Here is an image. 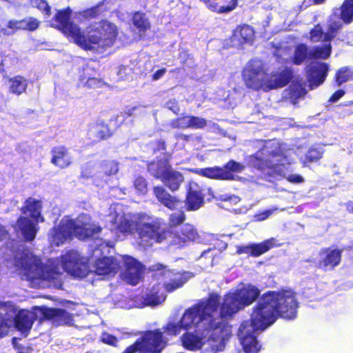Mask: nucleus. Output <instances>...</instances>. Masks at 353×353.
Here are the masks:
<instances>
[{
    "label": "nucleus",
    "mask_w": 353,
    "mask_h": 353,
    "mask_svg": "<svg viewBox=\"0 0 353 353\" xmlns=\"http://www.w3.org/2000/svg\"><path fill=\"white\" fill-rule=\"evenodd\" d=\"M298 308L296 293L290 289L264 292L252 307L250 321H243L239 329L238 336L245 352L259 351L261 346L256 336V331L265 330L279 318L294 319Z\"/></svg>",
    "instance_id": "f257e3e1"
},
{
    "label": "nucleus",
    "mask_w": 353,
    "mask_h": 353,
    "mask_svg": "<svg viewBox=\"0 0 353 353\" xmlns=\"http://www.w3.org/2000/svg\"><path fill=\"white\" fill-rule=\"evenodd\" d=\"M183 316L178 322L169 321L161 329V332L166 339L167 346L173 336H178L182 330L186 332L181 336L182 346L187 350H200L205 342L209 343L215 351H223L229 336L221 334L202 322H194L190 326L183 323Z\"/></svg>",
    "instance_id": "f03ea898"
},
{
    "label": "nucleus",
    "mask_w": 353,
    "mask_h": 353,
    "mask_svg": "<svg viewBox=\"0 0 353 353\" xmlns=\"http://www.w3.org/2000/svg\"><path fill=\"white\" fill-rule=\"evenodd\" d=\"M162 218L156 217L154 223L145 225L143 236L153 240L154 243H168L176 248H184L199 240L200 236L196 227L189 223H183L177 230L169 229Z\"/></svg>",
    "instance_id": "7ed1b4c3"
},
{
    "label": "nucleus",
    "mask_w": 353,
    "mask_h": 353,
    "mask_svg": "<svg viewBox=\"0 0 353 353\" xmlns=\"http://www.w3.org/2000/svg\"><path fill=\"white\" fill-rule=\"evenodd\" d=\"M221 296L217 293H210L206 300H200L186 308L183 314V321L185 326H190L194 322H202L217 332L230 338L232 336V327L228 323L217 320L213 314L220 309Z\"/></svg>",
    "instance_id": "20e7f679"
},
{
    "label": "nucleus",
    "mask_w": 353,
    "mask_h": 353,
    "mask_svg": "<svg viewBox=\"0 0 353 353\" xmlns=\"http://www.w3.org/2000/svg\"><path fill=\"white\" fill-rule=\"evenodd\" d=\"M118 36L117 26L108 19H102L89 25L85 30H81L77 46L86 51L96 48L107 49L114 46Z\"/></svg>",
    "instance_id": "39448f33"
},
{
    "label": "nucleus",
    "mask_w": 353,
    "mask_h": 353,
    "mask_svg": "<svg viewBox=\"0 0 353 353\" xmlns=\"http://www.w3.org/2000/svg\"><path fill=\"white\" fill-rule=\"evenodd\" d=\"M263 154L261 149L251 154L248 159L250 166L265 172L269 176L285 177L287 181L292 183H301L304 181L303 177L299 174H289L285 176L286 173L290 171L289 168L290 163L282 152L272 151L270 153V157L277 158L276 162L269 158H263Z\"/></svg>",
    "instance_id": "423d86ee"
},
{
    "label": "nucleus",
    "mask_w": 353,
    "mask_h": 353,
    "mask_svg": "<svg viewBox=\"0 0 353 353\" xmlns=\"http://www.w3.org/2000/svg\"><path fill=\"white\" fill-rule=\"evenodd\" d=\"M149 270L152 272V277L163 281V288L167 293H172L181 288L191 278V273L182 270L169 269L168 266L156 263Z\"/></svg>",
    "instance_id": "0eeeda50"
},
{
    "label": "nucleus",
    "mask_w": 353,
    "mask_h": 353,
    "mask_svg": "<svg viewBox=\"0 0 353 353\" xmlns=\"http://www.w3.org/2000/svg\"><path fill=\"white\" fill-rule=\"evenodd\" d=\"M167 347L166 339L160 328L143 332L141 336L121 353H161Z\"/></svg>",
    "instance_id": "6e6552de"
},
{
    "label": "nucleus",
    "mask_w": 353,
    "mask_h": 353,
    "mask_svg": "<svg viewBox=\"0 0 353 353\" xmlns=\"http://www.w3.org/2000/svg\"><path fill=\"white\" fill-rule=\"evenodd\" d=\"M154 223V219L145 213L139 214L134 221H130L124 216L121 217L119 223L115 226L117 234H133L135 230L140 240V244L143 246H152L153 240L148 239V237L143 236V233L146 229L145 225Z\"/></svg>",
    "instance_id": "1a4fd4ad"
},
{
    "label": "nucleus",
    "mask_w": 353,
    "mask_h": 353,
    "mask_svg": "<svg viewBox=\"0 0 353 353\" xmlns=\"http://www.w3.org/2000/svg\"><path fill=\"white\" fill-rule=\"evenodd\" d=\"M60 261L64 271L74 278L83 279L90 272L85 258L76 250L67 251L60 256Z\"/></svg>",
    "instance_id": "9d476101"
},
{
    "label": "nucleus",
    "mask_w": 353,
    "mask_h": 353,
    "mask_svg": "<svg viewBox=\"0 0 353 353\" xmlns=\"http://www.w3.org/2000/svg\"><path fill=\"white\" fill-rule=\"evenodd\" d=\"M242 78L245 86L252 90L266 91L268 85L267 73L261 63L256 60L250 61L242 72Z\"/></svg>",
    "instance_id": "9b49d317"
},
{
    "label": "nucleus",
    "mask_w": 353,
    "mask_h": 353,
    "mask_svg": "<svg viewBox=\"0 0 353 353\" xmlns=\"http://www.w3.org/2000/svg\"><path fill=\"white\" fill-rule=\"evenodd\" d=\"M71 13L69 7L57 10L52 19L51 26L60 30L69 41L77 45L82 29L70 21Z\"/></svg>",
    "instance_id": "f8f14e48"
},
{
    "label": "nucleus",
    "mask_w": 353,
    "mask_h": 353,
    "mask_svg": "<svg viewBox=\"0 0 353 353\" xmlns=\"http://www.w3.org/2000/svg\"><path fill=\"white\" fill-rule=\"evenodd\" d=\"M245 166L234 160H230L222 167L214 166L201 168L198 173L202 176L219 181H233L235 179L234 173L241 172Z\"/></svg>",
    "instance_id": "ddd939ff"
},
{
    "label": "nucleus",
    "mask_w": 353,
    "mask_h": 353,
    "mask_svg": "<svg viewBox=\"0 0 353 353\" xmlns=\"http://www.w3.org/2000/svg\"><path fill=\"white\" fill-rule=\"evenodd\" d=\"M41 314V320L50 321L55 326H72L74 325V315L65 309L58 307H48L46 306L37 307Z\"/></svg>",
    "instance_id": "4468645a"
},
{
    "label": "nucleus",
    "mask_w": 353,
    "mask_h": 353,
    "mask_svg": "<svg viewBox=\"0 0 353 353\" xmlns=\"http://www.w3.org/2000/svg\"><path fill=\"white\" fill-rule=\"evenodd\" d=\"M329 71V65L325 62H315L306 70V81L310 90L317 88L324 83Z\"/></svg>",
    "instance_id": "2eb2a0df"
},
{
    "label": "nucleus",
    "mask_w": 353,
    "mask_h": 353,
    "mask_svg": "<svg viewBox=\"0 0 353 353\" xmlns=\"http://www.w3.org/2000/svg\"><path fill=\"white\" fill-rule=\"evenodd\" d=\"M124 271L123 280L131 285H136L142 278L144 266L136 259L124 256L123 257Z\"/></svg>",
    "instance_id": "dca6fc26"
},
{
    "label": "nucleus",
    "mask_w": 353,
    "mask_h": 353,
    "mask_svg": "<svg viewBox=\"0 0 353 353\" xmlns=\"http://www.w3.org/2000/svg\"><path fill=\"white\" fill-rule=\"evenodd\" d=\"M43 265L40 259L35 256H29L26 255L21 260L23 275L27 281L32 283L35 281H40Z\"/></svg>",
    "instance_id": "f3484780"
},
{
    "label": "nucleus",
    "mask_w": 353,
    "mask_h": 353,
    "mask_svg": "<svg viewBox=\"0 0 353 353\" xmlns=\"http://www.w3.org/2000/svg\"><path fill=\"white\" fill-rule=\"evenodd\" d=\"M342 252L343 250L339 248H325L321 249L320 255L322 257L318 262V268L324 271L334 270L341 262Z\"/></svg>",
    "instance_id": "a211bd4d"
},
{
    "label": "nucleus",
    "mask_w": 353,
    "mask_h": 353,
    "mask_svg": "<svg viewBox=\"0 0 353 353\" xmlns=\"http://www.w3.org/2000/svg\"><path fill=\"white\" fill-rule=\"evenodd\" d=\"M70 219H62L58 225L54 226L49 232L48 236L52 243L59 246L72 236Z\"/></svg>",
    "instance_id": "6ab92c4d"
},
{
    "label": "nucleus",
    "mask_w": 353,
    "mask_h": 353,
    "mask_svg": "<svg viewBox=\"0 0 353 353\" xmlns=\"http://www.w3.org/2000/svg\"><path fill=\"white\" fill-rule=\"evenodd\" d=\"M243 309V307L233 292H229L222 299L220 305L219 316L221 319H230Z\"/></svg>",
    "instance_id": "aec40b11"
},
{
    "label": "nucleus",
    "mask_w": 353,
    "mask_h": 353,
    "mask_svg": "<svg viewBox=\"0 0 353 353\" xmlns=\"http://www.w3.org/2000/svg\"><path fill=\"white\" fill-rule=\"evenodd\" d=\"M110 121L97 120L90 125L88 134L94 138V143L101 142L112 137L114 129L110 126Z\"/></svg>",
    "instance_id": "412c9836"
},
{
    "label": "nucleus",
    "mask_w": 353,
    "mask_h": 353,
    "mask_svg": "<svg viewBox=\"0 0 353 353\" xmlns=\"http://www.w3.org/2000/svg\"><path fill=\"white\" fill-rule=\"evenodd\" d=\"M293 78V71L290 68L285 67L281 71L272 72L270 75L267 74L268 85H265L266 91L283 88L287 85Z\"/></svg>",
    "instance_id": "4be33fe9"
},
{
    "label": "nucleus",
    "mask_w": 353,
    "mask_h": 353,
    "mask_svg": "<svg viewBox=\"0 0 353 353\" xmlns=\"http://www.w3.org/2000/svg\"><path fill=\"white\" fill-rule=\"evenodd\" d=\"M0 73L2 74L3 79L8 81L10 93L19 96L26 92L28 86V79L19 74L9 77L4 66V60H2L0 63Z\"/></svg>",
    "instance_id": "5701e85b"
},
{
    "label": "nucleus",
    "mask_w": 353,
    "mask_h": 353,
    "mask_svg": "<svg viewBox=\"0 0 353 353\" xmlns=\"http://www.w3.org/2000/svg\"><path fill=\"white\" fill-rule=\"evenodd\" d=\"M172 154L170 152H165L163 158L153 160L147 163L148 171L157 179L161 180L164 176L172 170L170 164V159Z\"/></svg>",
    "instance_id": "b1692460"
},
{
    "label": "nucleus",
    "mask_w": 353,
    "mask_h": 353,
    "mask_svg": "<svg viewBox=\"0 0 353 353\" xmlns=\"http://www.w3.org/2000/svg\"><path fill=\"white\" fill-rule=\"evenodd\" d=\"M239 303L243 307L252 305L256 299H260V290L250 283L243 285L241 288L233 291Z\"/></svg>",
    "instance_id": "393cba45"
},
{
    "label": "nucleus",
    "mask_w": 353,
    "mask_h": 353,
    "mask_svg": "<svg viewBox=\"0 0 353 353\" xmlns=\"http://www.w3.org/2000/svg\"><path fill=\"white\" fill-rule=\"evenodd\" d=\"M42 201L32 196L26 199L21 208L23 214L28 215V217L37 223H43L45 221L41 214Z\"/></svg>",
    "instance_id": "a878e982"
},
{
    "label": "nucleus",
    "mask_w": 353,
    "mask_h": 353,
    "mask_svg": "<svg viewBox=\"0 0 353 353\" xmlns=\"http://www.w3.org/2000/svg\"><path fill=\"white\" fill-rule=\"evenodd\" d=\"M120 268L119 262L114 257L103 256L96 260L94 272L97 275H114Z\"/></svg>",
    "instance_id": "bb28decb"
},
{
    "label": "nucleus",
    "mask_w": 353,
    "mask_h": 353,
    "mask_svg": "<svg viewBox=\"0 0 353 353\" xmlns=\"http://www.w3.org/2000/svg\"><path fill=\"white\" fill-rule=\"evenodd\" d=\"M152 190L157 201L170 210H177L182 205L183 201L180 199L176 196L171 195L162 186H154Z\"/></svg>",
    "instance_id": "cd10ccee"
},
{
    "label": "nucleus",
    "mask_w": 353,
    "mask_h": 353,
    "mask_svg": "<svg viewBox=\"0 0 353 353\" xmlns=\"http://www.w3.org/2000/svg\"><path fill=\"white\" fill-rule=\"evenodd\" d=\"M12 321L15 328L26 336L30 332L36 320V316L26 310H20L15 314Z\"/></svg>",
    "instance_id": "c85d7f7f"
},
{
    "label": "nucleus",
    "mask_w": 353,
    "mask_h": 353,
    "mask_svg": "<svg viewBox=\"0 0 353 353\" xmlns=\"http://www.w3.org/2000/svg\"><path fill=\"white\" fill-rule=\"evenodd\" d=\"M50 162L60 169H65L72 164V159L68 148L64 145L53 147L50 151Z\"/></svg>",
    "instance_id": "c756f323"
},
{
    "label": "nucleus",
    "mask_w": 353,
    "mask_h": 353,
    "mask_svg": "<svg viewBox=\"0 0 353 353\" xmlns=\"http://www.w3.org/2000/svg\"><path fill=\"white\" fill-rule=\"evenodd\" d=\"M16 223L26 241H32L35 239L38 228L34 221L28 216H20Z\"/></svg>",
    "instance_id": "7c9ffc66"
},
{
    "label": "nucleus",
    "mask_w": 353,
    "mask_h": 353,
    "mask_svg": "<svg viewBox=\"0 0 353 353\" xmlns=\"http://www.w3.org/2000/svg\"><path fill=\"white\" fill-rule=\"evenodd\" d=\"M255 37L254 28L248 24L239 25L233 30L232 38L239 45L252 43Z\"/></svg>",
    "instance_id": "2f4dec72"
},
{
    "label": "nucleus",
    "mask_w": 353,
    "mask_h": 353,
    "mask_svg": "<svg viewBox=\"0 0 353 353\" xmlns=\"http://www.w3.org/2000/svg\"><path fill=\"white\" fill-rule=\"evenodd\" d=\"M131 22L134 28L132 31L135 32L139 38L144 37L146 32L151 28L150 22L146 14L141 11H136L132 13Z\"/></svg>",
    "instance_id": "473e14b6"
},
{
    "label": "nucleus",
    "mask_w": 353,
    "mask_h": 353,
    "mask_svg": "<svg viewBox=\"0 0 353 353\" xmlns=\"http://www.w3.org/2000/svg\"><path fill=\"white\" fill-rule=\"evenodd\" d=\"M72 222V227H71L72 234L75 235L78 239L85 240L89 238H92L95 234L100 233L102 230L99 226H88L86 224L79 225L73 219H70Z\"/></svg>",
    "instance_id": "72a5a7b5"
},
{
    "label": "nucleus",
    "mask_w": 353,
    "mask_h": 353,
    "mask_svg": "<svg viewBox=\"0 0 353 353\" xmlns=\"http://www.w3.org/2000/svg\"><path fill=\"white\" fill-rule=\"evenodd\" d=\"M204 196L200 190L190 188L187 192L185 204L187 211H196L203 204Z\"/></svg>",
    "instance_id": "f704fd0d"
},
{
    "label": "nucleus",
    "mask_w": 353,
    "mask_h": 353,
    "mask_svg": "<svg viewBox=\"0 0 353 353\" xmlns=\"http://www.w3.org/2000/svg\"><path fill=\"white\" fill-rule=\"evenodd\" d=\"M310 49L305 43H299L294 47L291 57V62L296 65H301L306 61L311 60Z\"/></svg>",
    "instance_id": "c9c22d12"
},
{
    "label": "nucleus",
    "mask_w": 353,
    "mask_h": 353,
    "mask_svg": "<svg viewBox=\"0 0 353 353\" xmlns=\"http://www.w3.org/2000/svg\"><path fill=\"white\" fill-rule=\"evenodd\" d=\"M160 283L153 285L144 298V303L147 305L156 306L161 304L166 299V295L161 290Z\"/></svg>",
    "instance_id": "e433bc0d"
},
{
    "label": "nucleus",
    "mask_w": 353,
    "mask_h": 353,
    "mask_svg": "<svg viewBox=\"0 0 353 353\" xmlns=\"http://www.w3.org/2000/svg\"><path fill=\"white\" fill-rule=\"evenodd\" d=\"M161 181L170 190L175 192L179 189L184 178L181 172L172 169Z\"/></svg>",
    "instance_id": "4c0bfd02"
},
{
    "label": "nucleus",
    "mask_w": 353,
    "mask_h": 353,
    "mask_svg": "<svg viewBox=\"0 0 353 353\" xmlns=\"http://www.w3.org/2000/svg\"><path fill=\"white\" fill-rule=\"evenodd\" d=\"M101 6L102 3H99L90 8L77 12L75 13L76 19L79 23H83L99 18L103 13Z\"/></svg>",
    "instance_id": "58836bf2"
},
{
    "label": "nucleus",
    "mask_w": 353,
    "mask_h": 353,
    "mask_svg": "<svg viewBox=\"0 0 353 353\" xmlns=\"http://www.w3.org/2000/svg\"><path fill=\"white\" fill-rule=\"evenodd\" d=\"M61 273L58 267L49 265H43L40 281H48L54 283H60Z\"/></svg>",
    "instance_id": "ea45409f"
},
{
    "label": "nucleus",
    "mask_w": 353,
    "mask_h": 353,
    "mask_svg": "<svg viewBox=\"0 0 353 353\" xmlns=\"http://www.w3.org/2000/svg\"><path fill=\"white\" fill-rule=\"evenodd\" d=\"M332 46L330 42L322 46H315L310 50L312 59H327L332 54Z\"/></svg>",
    "instance_id": "a19ab883"
},
{
    "label": "nucleus",
    "mask_w": 353,
    "mask_h": 353,
    "mask_svg": "<svg viewBox=\"0 0 353 353\" xmlns=\"http://www.w3.org/2000/svg\"><path fill=\"white\" fill-rule=\"evenodd\" d=\"M274 241V239H270L259 243H252V256L257 257L267 252L273 248Z\"/></svg>",
    "instance_id": "79ce46f5"
},
{
    "label": "nucleus",
    "mask_w": 353,
    "mask_h": 353,
    "mask_svg": "<svg viewBox=\"0 0 353 353\" xmlns=\"http://www.w3.org/2000/svg\"><path fill=\"white\" fill-rule=\"evenodd\" d=\"M353 79V70L348 66L339 68L335 74L334 81L337 86Z\"/></svg>",
    "instance_id": "37998d69"
},
{
    "label": "nucleus",
    "mask_w": 353,
    "mask_h": 353,
    "mask_svg": "<svg viewBox=\"0 0 353 353\" xmlns=\"http://www.w3.org/2000/svg\"><path fill=\"white\" fill-rule=\"evenodd\" d=\"M340 19L345 23L353 21V0H345L341 6Z\"/></svg>",
    "instance_id": "c03bdc74"
},
{
    "label": "nucleus",
    "mask_w": 353,
    "mask_h": 353,
    "mask_svg": "<svg viewBox=\"0 0 353 353\" xmlns=\"http://www.w3.org/2000/svg\"><path fill=\"white\" fill-rule=\"evenodd\" d=\"M133 188L137 195L145 196L149 191V183L144 176L137 175L134 179Z\"/></svg>",
    "instance_id": "a18cd8bd"
},
{
    "label": "nucleus",
    "mask_w": 353,
    "mask_h": 353,
    "mask_svg": "<svg viewBox=\"0 0 353 353\" xmlns=\"http://www.w3.org/2000/svg\"><path fill=\"white\" fill-rule=\"evenodd\" d=\"M186 220V215L183 210L172 212L168 216L169 229H172L183 225Z\"/></svg>",
    "instance_id": "49530a36"
},
{
    "label": "nucleus",
    "mask_w": 353,
    "mask_h": 353,
    "mask_svg": "<svg viewBox=\"0 0 353 353\" xmlns=\"http://www.w3.org/2000/svg\"><path fill=\"white\" fill-rule=\"evenodd\" d=\"M309 39L312 43H318L321 41L327 42L325 40V33L320 23H317L309 32Z\"/></svg>",
    "instance_id": "de8ad7c7"
},
{
    "label": "nucleus",
    "mask_w": 353,
    "mask_h": 353,
    "mask_svg": "<svg viewBox=\"0 0 353 353\" xmlns=\"http://www.w3.org/2000/svg\"><path fill=\"white\" fill-rule=\"evenodd\" d=\"M12 323V316H9V313L6 315L0 314V338H3L8 335L11 323Z\"/></svg>",
    "instance_id": "09e8293b"
},
{
    "label": "nucleus",
    "mask_w": 353,
    "mask_h": 353,
    "mask_svg": "<svg viewBox=\"0 0 353 353\" xmlns=\"http://www.w3.org/2000/svg\"><path fill=\"white\" fill-rule=\"evenodd\" d=\"M102 172L104 175L109 176L116 174L119 171V164L114 161L106 160L101 164Z\"/></svg>",
    "instance_id": "8fccbe9b"
},
{
    "label": "nucleus",
    "mask_w": 353,
    "mask_h": 353,
    "mask_svg": "<svg viewBox=\"0 0 353 353\" xmlns=\"http://www.w3.org/2000/svg\"><path fill=\"white\" fill-rule=\"evenodd\" d=\"M305 90L300 85H291L289 87V98L293 103H296L298 100L305 94Z\"/></svg>",
    "instance_id": "3c124183"
},
{
    "label": "nucleus",
    "mask_w": 353,
    "mask_h": 353,
    "mask_svg": "<svg viewBox=\"0 0 353 353\" xmlns=\"http://www.w3.org/2000/svg\"><path fill=\"white\" fill-rule=\"evenodd\" d=\"M342 28V25L339 21H332L328 26L327 31L325 32V40L330 42L336 36L339 30Z\"/></svg>",
    "instance_id": "603ef678"
},
{
    "label": "nucleus",
    "mask_w": 353,
    "mask_h": 353,
    "mask_svg": "<svg viewBox=\"0 0 353 353\" xmlns=\"http://www.w3.org/2000/svg\"><path fill=\"white\" fill-rule=\"evenodd\" d=\"M188 119L189 128L202 129L204 128L208 124L207 120L202 117L188 114Z\"/></svg>",
    "instance_id": "864d4df0"
},
{
    "label": "nucleus",
    "mask_w": 353,
    "mask_h": 353,
    "mask_svg": "<svg viewBox=\"0 0 353 353\" xmlns=\"http://www.w3.org/2000/svg\"><path fill=\"white\" fill-rule=\"evenodd\" d=\"M188 114L182 115L177 118L172 119L170 121V126L174 129L185 130L189 128L188 123Z\"/></svg>",
    "instance_id": "5fc2aeb1"
},
{
    "label": "nucleus",
    "mask_w": 353,
    "mask_h": 353,
    "mask_svg": "<svg viewBox=\"0 0 353 353\" xmlns=\"http://www.w3.org/2000/svg\"><path fill=\"white\" fill-rule=\"evenodd\" d=\"M22 21L24 22L23 23L22 30L32 32L36 30L40 25V21L32 17L23 19Z\"/></svg>",
    "instance_id": "6e6d98bb"
},
{
    "label": "nucleus",
    "mask_w": 353,
    "mask_h": 353,
    "mask_svg": "<svg viewBox=\"0 0 353 353\" xmlns=\"http://www.w3.org/2000/svg\"><path fill=\"white\" fill-rule=\"evenodd\" d=\"M323 152L319 148H311L305 154V161L312 163L319 161L322 158Z\"/></svg>",
    "instance_id": "4d7b16f0"
},
{
    "label": "nucleus",
    "mask_w": 353,
    "mask_h": 353,
    "mask_svg": "<svg viewBox=\"0 0 353 353\" xmlns=\"http://www.w3.org/2000/svg\"><path fill=\"white\" fill-rule=\"evenodd\" d=\"M100 340L102 343L112 347H117L118 343L117 338L108 332H103L101 336Z\"/></svg>",
    "instance_id": "13d9d810"
},
{
    "label": "nucleus",
    "mask_w": 353,
    "mask_h": 353,
    "mask_svg": "<svg viewBox=\"0 0 353 353\" xmlns=\"http://www.w3.org/2000/svg\"><path fill=\"white\" fill-rule=\"evenodd\" d=\"M151 145H152V152L155 154L158 152L164 151L167 148V144L165 140L163 139H156L150 143Z\"/></svg>",
    "instance_id": "bf43d9fd"
},
{
    "label": "nucleus",
    "mask_w": 353,
    "mask_h": 353,
    "mask_svg": "<svg viewBox=\"0 0 353 353\" xmlns=\"http://www.w3.org/2000/svg\"><path fill=\"white\" fill-rule=\"evenodd\" d=\"M104 84V81L101 79L96 77H90L87 79L85 85L90 88H101Z\"/></svg>",
    "instance_id": "052dcab7"
},
{
    "label": "nucleus",
    "mask_w": 353,
    "mask_h": 353,
    "mask_svg": "<svg viewBox=\"0 0 353 353\" xmlns=\"http://www.w3.org/2000/svg\"><path fill=\"white\" fill-rule=\"evenodd\" d=\"M238 0H230L229 3L226 6H221L217 9L219 13L229 12L236 8L237 6Z\"/></svg>",
    "instance_id": "680f3d73"
},
{
    "label": "nucleus",
    "mask_w": 353,
    "mask_h": 353,
    "mask_svg": "<svg viewBox=\"0 0 353 353\" xmlns=\"http://www.w3.org/2000/svg\"><path fill=\"white\" fill-rule=\"evenodd\" d=\"M0 309L6 310V314L7 315L8 313H11L14 314L17 312V307L14 304H12L10 301L1 302L0 301Z\"/></svg>",
    "instance_id": "e2e57ef3"
},
{
    "label": "nucleus",
    "mask_w": 353,
    "mask_h": 353,
    "mask_svg": "<svg viewBox=\"0 0 353 353\" xmlns=\"http://www.w3.org/2000/svg\"><path fill=\"white\" fill-rule=\"evenodd\" d=\"M23 23H24V22L22 21V19L21 20H10L8 22L7 27L10 29L13 30L14 31L22 30Z\"/></svg>",
    "instance_id": "0e129e2a"
},
{
    "label": "nucleus",
    "mask_w": 353,
    "mask_h": 353,
    "mask_svg": "<svg viewBox=\"0 0 353 353\" xmlns=\"http://www.w3.org/2000/svg\"><path fill=\"white\" fill-rule=\"evenodd\" d=\"M273 213V210H266L254 215V219L257 221H262L270 216Z\"/></svg>",
    "instance_id": "69168bd1"
},
{
    "label": "nucleus",
    "mask_w": 353,
    "mask_h": 353,
    "mask_svg": "<svg viewBox=\"0 0 353 353\" xmlns=\"http://www.w3.org/2000/svg\"><path fill=\"white\" fill-rule=\"evenodd\" d=\"M38 8L47 17L51 14V7L46 1H41L38 5Z\"/></svg>",
    "instance_id": "338daca9"
},
{
    "label": "nucleus",
    "mask_w": 353,
    "mask_h": 353,
    "mask_svg": "<svg viewBox=\"0 0 353 353\" xmlns=\"http://www.w3.org/2000/svg\"><path fill=\"white\" fill-rule=\"evenodd\" d=\"M166 107L174 114L177 115L180 112L179 105L175 100H169L166 103Z\"/></svg>",
    "instance_id": "774afa93"
}]
</instances>
